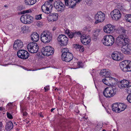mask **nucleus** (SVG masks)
Wrapping results in <instances>:
<instances>
[{
  "label": "nucleus",
  "mask_w": 131,
  "mask_h": 131,
  "mask_svg": "<svg viewBox=\"0 0 131 131\" xmlns=\"http://www.w3.org/2000/svg\"><path fill=\"white\" fill-rule=\"evenodd\" d=\"M53 0H48L45 2L41 7L42 11L46 14H48L51 12V9L53 7V5L51 3Z\"/></svg>",
  "instance_id": "39448f33"
},
{
  "label": "nucleus",
  "mask_w": 131,
  "mask_h": 131,
  "mask_svg": "<svg viewBox=\"0 0 131 131\" xmlns=\"http://www.w3.org/2000/svg\"><path fill=\"white\" fill-rule=\"evenodd\" d=\"M55 90H57L58 91V89H57V88H56L55 89Z\"/></svg>",
  "instance_id": "69168bd1"
},
{
  "label": "nucleus",
  "mask_w": 131,
  "mask_h": 131,
  "mask_svg": "<svg viewBox=\"0 0 131 131\" xmlns=\"http://www.w3.org/2000/svg\"><path fill=\"white\" fill-rule=\"evenodd\" d=\"M39 116H40L41 117H43V116L42 114H39Z\"/></svg>",
  "instance_id": "bf43d9fd"
},
{
  "label": "nucleus",
  "mask_w": 131,
  "mask_h": 131,
  "mask_svg": "<svg viewBox=\"0 0 131 131\" xmlns=\"http://www.w3.org/2000/svg\"><path fill=\"white\" fill-rule=\"evenodd\" d=\"M29 12V10H26V11H24L23 12V14H25L26 13H28Z\"/></svg>",
  "instance_id": "8fccbe9b"
},
{
  "label": "nucleus",
  "mask_w": 131,
  "mask_h": 131,
  "mask_svg": "<svg viewBox=\"0 0 131 131\" xmlns=\"http://www.w3.org/2000/svg\"><path fill=\"white\" fill-rule=\"evenodd\" d=\"M83 118H84V119H86V118H85V117H83Z\"/></svg>",
  "instance_id": "338daca9"
},
{
  "label": "nucleus",
  "mask_w": 131,
  "mask_h": 131,
  "mask_svg": "<svg viewBox=\"0 0 131 131\" xmlns=\"http://www.w3.org/2000/svg\"><path fill=\"white\" fill-rule=\"evenodd\" d=\"M117 31L120 35L116 38V42L118 45H126L130 42V40L126 34L127 30L123 27H121Z\"/></svg>",
  "instance_id": "f257e3e1"
},
{
  "label": "nucleus",
  "mask_w": 131,
  "mask_h": 131,
  "mask_svg": "<svg viewBox=\"0 0 131 131\" xmlns=\"http://www.w3.org/2000/svg\"><path fill=\"white\" fill-rule=\"evenodd\" d=\"M65 5L69 6V8H73L75 7L77 3L76 0H64Z\"/></svg>",
  "instance_id": "a211bd4d"
},
{
  "label": "nucleus",
  "mask_w": 131,
  "mask_h": 131,
  "mask_svg": "<svg viewBox=\"0 0 131 131\" xmlns=\"http://www.w3.org/2000/svg\"><path fill=\"white\" fill-rule=\"evenodd\" d=\"M22 112H23V116H26L27 115V113L26 112H24L23 110H22Z\"/></svg>",
  "instance_id": "3c124183"
},
{
  "label": "nucleus",
  "mask_w": 131,
  "mask_h": 131,
  "mask_svg": "<svg viewBox=\"0 0 131 131\" xmlns=\"http://www.w3.org/2000/svg\"><path fill=\"white\" fill-rule=\"evenodd\" d=\"M72 32H70V31L68 29H67L65 31V32L66 34H67L69 36V37L70 38V36L71 35V33Z\"/></svg>",
  "instance_id": "58836bf2"
},
{
  "label": "nucleus",
  "mask_w": 131,
  "mask_h": 131,
  "mask_svg": "<svg viewBox=\"0 0 131 131\" xmlns=\"http://www.w3.org/2000/svg\"><path fill=\"white\" fill-rule=\"evenodd\" d=\"M55 109V108H52L51 110V112H53V111Z\"/></svg>",
  "instance_id": "13d9d810"
},
{
  "label": "nucleus",
  "mask_w": 131,
  "mask_h": 131,
  "mask_svg": "<svg viewBox=\"0 0 131 131\" xmlns=\"http://www.w3.org/2000/svg\"><path fill=\"white\" fill-rule=\"evenodd\" d=\"M58 15L55 13H51L48 17V19L49 21H54L58 19Z\"/></svg>",
  "instance_id": "aec40b11"
},
{
  "label": "nucleus",
  "mask_w": 131,
  "mask_h": 131,
  "mask_svg": "<svg viewBox=\"0 0 131 131\" xmlns=\"http://www.w3.org/2000/svg\"><path fill=\"white\" fill-rule=\"evenodd\" d=\"M84 38H83V39H85V41H84L83 40H82V37H81V42L84 45H86V40H85V39H86V38L84 36Z\"/></svg>",
  "instance_id": "4c0bfd02"
},
{
  "label": "nucleus",
  "mask_w": 131,
  "mask_h": 131,
  "mask_svg": "<svg viewBox=\"0 0 131 131\" xmlns=\"http://www.w3.org/2000/svg\"><path fill=\"white\" fill-rule=\"evenodd\" d=\"M83 64L81 62H79L78 63V68L82 67H83Z\"/></svg>",
  "instance_id": "a18cd8bd"
},
{
  "label": "nucleus",
  "mask_w": 131,
  "mask_h": 131,
  "mask_svg": "<svg viewBox=\"0 0 131 131\" xmlns=\"http://www.w3.org/2000/svg\"><path fill=\"white\" fill-rule=\"evenodd\" d=\"M95 20V23L97 24L102 22L105 18V15L101 11H98L94 16Z\"/></svg>",
  "instance_id": "6e6552de"
},
{
  "label": "nucleus",
  "mask_w": 131,
  "mask_h": 131,
  "mask_svg": "<svg viewBox=\"0 0 131 131\" xmlns=\"http://www.w3.org/2000/svg\"><path fill=\"white\" fill-rule=\"evenodd\" d=\"M3 127V124L2 122H0V131H2V129Z\"/></svg>",
  "instance_id": "49530a36"
},
{
  "label": "nucleus",
  "mask_w": 131,
  "mask_h": 131,
  "mask_svg": "<svg viewBox=\"0 0 131 131\" xmlns=\"http://www.w3.org/2000/svg\"><path fill=\"white\" fill-rule=\"evenodd\" d=\"M126 90L129 94H131V85L128 86L126 88Z\"/></svg>",
  "instance_id": "c9c22d12"
},
{
  "label": "nucleus",
  "mask_w": 131,
  "mask_h": 131,
  "mask_svg": "<svg viewBox=\"0 0 131 131\" xmlns=\"http://www.w3.org/2000/svg\"><path fill=\"white\" fill-rule=\"evenodd\" d=\"M25 17H26V15H22L20 18V21L23 23L27 24V19H26V18Z\"/></svg>",
  "instance_id": "2f4dec72"
},
{
  "label": "nucleus",
  "mask_w": 131,
  "mask_h": 131,
  "mask_svg": "<svg viewBox=\"0 0 131 131\" xmlns=\"http://www.w3.org/2000/svg\"><path fill=\"white\" fill-rule=\"evenodd\" d=\"M120 9L121 10L122 12H125V10L124 8V7L122 6H121L120 7Z\"/></svg>",
  "instance_id": "de8ad7c7"
},
{
  "label": "nucleus",
  "mask_w": 131,
  "mask_h": 131,
  "mask_svg": "<svg viewBox=\"0 0 131 131\" xmlns=\"http://www.w3.org/2000/svg\"><path fill=\"white\" fill-rule=\"evenodd\" d=\"M127 1L131 3V0H127Z\"/></svg>",
  "instance_id": "052dcab7"
},
{
  "label": "nucleus",
  "mask_w": 131,
  "mask_h": 131,
  "mask_svg": "<svg viewBox=\"0 0 131 131\" xmlns=\"http://www.w3.org/2000/svg\"><path fill=\"white\" fill-rule=\"evenodd\" d=\"M27 48L29 51L31 53H36L38 50V46L37 43L33 42L29 43Z\"/></svg>",
  "instance_id": "0eeeda50"
},
{
  "label": "nucleus",
  "mask_w": 131,
  "mask_h": 131,
  "mask_svg": "<svg viewBox=\"0 0 131 131\" xmlns=\"http://www.w3.org/2000/svg\"><path fill=\"white\" fill-rule=\"evenodd\" d=\"M90 40H88L87 41L86 40V45L89 44V43H90Z\"/></svg>",
  "instance_id": "864d4df0"
},
{
  "label": "nucleus",
  "mask_w": 131,
  "mask_h": 131,
  "mask_svg": "<svg viewBox=\"0 0 131 131\" xmlns=\"http://www.w3.org/2000/svg\"><path fill=\"white\" fill-rule=\"evenodd\" d=\"M119 66L123 71L125 72L131 71V61H123L120 62Z\"/></svg>",
  "instance_id": "20e7f679"
},
{
  "label": "nucleus",
  "mask_w": 131,
  "mask_h": 131,
  "mask_svg": "<svg viewBox=\"0 0 131 131\" xmlns=\"http://www.w3.org/2000/svg\"><path fill=\"white\" fill-rule=\"evenodd\" d=\"M111 15L113 19L117 20L121 17L120 12L117 9H114L111 13Z\"/></svg>",
  "instance_id": "4468645a"
},
{
  "label": "nucleus",
  "mask_w": 131,
  "mask_h": 131,
  "mask_svg": "<svg viewBox=\"0 0 131 131\" xmlns=\"http://www.w3.org/2000/svg\"><path fill=\"white\" fill-rule=\"evenodd\" d=\"M108 35H106L104 37L102 40V42L105 46H108Z\"/></svg>",
  "instance_id": "cd10ccee"
},
{
  "label": "nucleus",
  "mask_w": 131,
  "mask_h": 131,
  "mask_svg": "<svg viewBox=\"0 0 131 131\" xmlns=\"http://www.w3.org/2000/svg\"><path fill=\"white\" fill-rule=\"evenodd\" d=\"M122 54L118 51H114L111 54L112 57H123Z\"/></svg>",
  "instance_id": "393cba45"
},
{
  "label": "nucleus",
  "mask_w": 131,
  "mask_h": 131,
  "mask_svg": "<svg viewBox=\"0 0 131 131\" xmlns=\"http://www.w3.org/2000/svg\"><path fill=\"white\" fill-rule=\"evenodd\" d=\"M7 117L8 118L10 119H12L13 118V117L12 115L8 112H7Z\"/></svg>",
  "instance_id": "79ce46f5"
},
{
  "label": "nucleus",
  "mask_w": 131,
  "mask_h": 131,
  "mask_svg": "<svg viewBox=\"0 0 131 131\" xmlns=\"http://www.w3.org/2000/svg\"><path fill=\"white\" fill-rule=\"evenodd\" d=\"M112 59L114 60L118 61H121L123 60V58H112Z\"/></svg>",
  "instance_id": "a19ab883"
},
{
  "label": "nucleus",
  "mask_w": 131,
  "mask_h": 131,
  "mask_svg": "<svg viewBox=\"0 0 131 131\" xmlns=\"http://www.w3.org/2000/svg\"><path fill=\"white\" fill-rule=\"evenodd\" d=\"M57 40L60 43V45L61 46H66L68 41V38L63 34L60 35L58 37Z\"/></svg>",
  "instance_id": "9b49d317"
},
{
  "label": "nucleus",
  "mask_w": 131,
  "mask_h": 131,
  "mask_svg": "<svg viewBox=\"0 0 131 131\" xmlns=\"http://www.w3.org/2000/svg\"><path fill=\"white\" fill-rule=\"evenodd\" d=\"M26 17L25 18L27 19V24H30L34 20V18L30 15L26 14Z\"/></svg>",
  "instance_id": "a878e982"
},
{
  "label": "nucleus",
  "mask_w": 131,
  "mask_h": 131,
  "mask_svg": "<svg viewBox=\"0 0 131 131\" xmlns=\"http://www.w3.org/2000/svg\"><path fill=\"white\" fill-rule=\"evenodd\" d=\"M81 51L82 52H83L84 51V48L83 47V46H82V48H81Z\"/></svg>",
  "instance_id": "6e6d98bb"
},
{
  "label": "nucleus",
  "mask_w": 131,
  "mask_h": 131,
  "mask_svg": "<svg viewBox=\"0 0 131 131\" xmlns=\"http://www.w3.org/2000/svg\"><path fill=\"white\" fill-rule=\"evenodd\" d=\"M37 0H25V3L27 5H32L36 2Z\"/></svg>",
  "instance_id": "bb28decb"
},
{
  "label": "nucleus",
  "mask_w": 131,
  "mask_h": 131,
  "mask_svg": "<svg viewBox=\"0 0 131 131\" xmlns=\"http://www.w3.org/2000/svg\"><path fill=\"white\" fill-rule=\"evenodd\" d=\"M127 99L128 102L131 103V94L128 95L127 97Z\"/></svg>",
  "instance_id": "e433bc0d"
},
{
  "label": "nucleus",
  "mask_w": 131,
  "mask_h": 131,
  "mask_svg": "<svg viewBox=\"0 0 131 131\" xmlns=\"http://www.w3.org/2000/svg\"><path fill=\"white\" fill-rule=\"evenodd\" d=\"M99 32V31L96 30L94 32L92 36V37L93 39L95 41L96 40Z\"/></svg>",
  "instance_id": "473e14b6"
},
{
  "label": "nucleus",
  "mask_w": 131,
  "mask_h": 131,
  "mask_svg": "<svg viewBox=\"0 0 131 131\" xmlns=\"http://www.w3.org/2000/svg\"><path fill=\"white\" fill-rule=\"evenodd\" d=\"M118 80L117 79L110 77H107V79H104L102 80V82L105 84L107 85H112L114 83Z\"/></svg>",
  "instance_id": "f8f14e48"
},
{
  "label": "nucleus",
  "mask_w": 131,
  "mask_h": 131,
  "mask_svg": "<svg viewBox=\"0 0 131 131\" xmlns=\"http://www.w3.org/2000/svg\"><path fill=\"white\" fill-rule=\"evenodd\" d=\"M130 83L129 81L123 79L119 83L118 86L120 89H123L127 87Z\"/></svg>",
  "instance_id": "6ab92c4d"
},
{
  "label": "nucleus",
  "mask_w": 131,
  "mask_h": 131,
  "mask_svg": "<svg viewBox=\"0 0 131 131\" xmlns=\"http://www.w3.org/2000/svg\"><path fill=\"white\" fill-rule=\"evenodd\" d=\"M68 52H67L64 51L62 53L61 55V57H67V54Z\"/></svg>",
  "instance_id": "ea45409f"
},
{
  "label": "nucleus",
  "mask_w": 131,
  "mask_h": 131,
  "mask_svg": "<svg viewBox=\"0 0 131 131\" xmlns=\"http://www.w3.org/2000/svg\"><path fill=\"white\" fill-rule=\"evenodd\" d=\"M82 0H77V3H79Z\"/></svg>",
  "instance_id": "4d7b16f0"
},
{
  "label": "nucleus",
  "mask_w": 131,
  "mask_h": 131,
  "mask_svg": "<svg viewBox=\"0 0 131 131\" xmlns=\"http://www.w3.org/2000/svg\"><path fill=\"white\" fill-rule=\"evenodd\" d=\"M117 91V89L115 86L107 87L104 90L103 94L106 97L110 98L113 96Z\"/></svg>",
  "instance_id": "f03ea898"
},
{
  "label": "nucleus",
  "mask_w": 131,
  "mask_h": 131,
  "mask_svg": "<svg viewBox=\"0 0 131 131\" xmlns=\"http://www.w3.org/2000/svg\"><path fill=\"white\" fill-rule=\"evenodd\" d=\"M42 14H39V15H37L36 16L35 18L36 19L40 20L42 18H41Z\"/></svg>",
  "instance_id": "37998d69"
},
{
  "label": "nucleus",
  "mask_w": 131,
  "mask_h": 131,
  "mask_svg": "<svg viewBox=\"0 0 131 131\" xmlns=\"http://www.w3.org/2000/svg\"><path fill=\"white\" fill-rule=\"evenodd\" d=\"M124 19L127 21L131 23V14H127L124 16Z\"/></svg>",
  "instance_id": "7c9ffc66"
},
{
  "label": "nucleus",
  "mask_w": 131,
  "mask_h": 131,
  "mask_svg": "<svg viewBox=\"0 0 131 131\" xmlns=\"http://www.w3.org/2000/svg\"><path fill=\"white\" fill-rule=\"evenodd\" d=\"M71 35L70 36V38H72L73 37H75L77 36H81L82 35V34L80 32L78 31V32H71Z\"/></svg>",
  "instance_id": "c85d7f7f"
},
{
  "label": "nucleus",
  "mask_w": 131,
  "mask_h": 131,
  "mask_svg": "<svg viewBox=\"0 0 131 131\" xmlns=\"http://www.w3.org/2000/svg\"><path fill=\"white\" fill-rule=\"evenodd\" d=\"M44 89L45 90V91H47L49 90V86H46L44 87Z\"/></svg>",
  "instance_id": "09e8293b"
},
{
  "label": "nucleus",
  "mask_w": 131,
  "mask_h": 131,
  "mask_svg": "<svg viewBox=\"0 0 131 131\" xmlns=\"http://www.w3.org/2000/svg\"><path fill=\"white\" fill-rule=\"evenodd\" d=\"M61 60L63 61H65L67 62H69L73 58H61Z\"/></svg>",
  "instance_id": "72a5a7b5"
},
{
  "label": "nucleus",
  "mask_w": 131,
  "mask_h": 131,
  "mask_svg": "<svg viewBox=\"0 0 131 131\" xmlns=\"http://www.w3.org/2000/svg\"><path fill=\"white\" fill-rule=\"evenodd\" d=\"M12 103H8L7 105V106H10V107L12 106Z\"/></svg>",
  "instance_id": "603ef678"
},
{
  "label": "nucleus",
  "mask_w": 131,
  "mask_h": 131,
  "mask_svg": "<svg viewBox=\"0 0 131 131\" xmlns=\"http://www.w3.org/2000/svg\"><path fill=\"white\" fill-rule=\"evenodd\" d=\"M126 106L121 103L119 105L117 103L114 104L112 106V110L116 113H119L124 110L126 107Z\"/></svg>",
  "instance_id": "423d86ee"
},
{
  "label": "nucleus",
  "mask_w": 131,
  "mask_h": 131,
  "mask_svg": "<svg viewBox=\"0 0 131 131\" xmlns=\"http://www.w3.org/2000/svg\"><path fill=\"white\" fill-rule=\"evenodd\" d=\"M31 40L34 42H37L39 39L38 34L36 32H33L31 35Z\"/></svg>",
  "instance_id": "4be33fe9"
},
{
  "label": "nucleus",
  "mask_w": 131,
  "mask_h": 131,
  "mask_svg": "<svg viewBox=\"0 0 131 131\" xmlns=\"http://www.w3.org/2000/svg\"><path fill=\"white\" fill-rule=\"evenodd\" d=\"M103 30L105 32L112 33L115 30V27L110 24H107L104 26Z\"/></svg>",
  "instance_id": "2eb2a0df"
},
{
  "label": "nucleus",
  "mask_w": 131,
  "mask_h": 131,
  "mask_svg": "<svg viewBox=\"0 0 131 131\" xmlns=\"http://www.w3.org/2000/svg\"><path fill=\"white\" fill-rule=\"evenodd\" d=\"M17 55L18 57H28L29 53L26 50L20 49L17 52Z\"/></svg>",
  "instance_id": "f3484780"
},
{
  "label": "nucleus",
  "mask_w": 131,
  "mask_h": 131,
  "mask_svg": "<svg viewBox=\"0 0 131 131\" xmlns=\"http://www.w3.org/2000/svg\"><path fill=\"white\" fill-rule=\"evenodd\" d=\"M54 7L58 12L61 13L64 10L65 6L64 4L60 1H56L54 3Z\"/></svg>",
  "instance_id": "9d476101"
},
{
  "label": "nucleus",
  "mask_w": 131,
  "mask_h": 131,
  "mask_svg": "<svg viewBox=\"0 0 131 131\" xmlns=\"http://www.w3.org/2000/svg\"><path fill=\"white\" fill-rule=\"evenodd\" d=\"M108 46H112L115 42V39L114 37L111 35H108Z\"/></svg>",
  "instance_id": "b1692460"
},
{
  "label": "nucleus",
  "mask_w": 131,
  "mask_h": 131,
  "mask_svg": "<svg viewBox=\"0 0 131 131\" xmlns=\"http://www.w3.org/2000/svg\"><path fill=\"white\" fill-rule=\"evenodd\" d=\"M23 42L20 40L17 39L15 40L13 45V48L14 49L16 50L21 49L23 47Z\"/></svg>",
  "instance_id": "dca6fc26"
},
{
  "label": "nucleus",
  "mask_w": 131,
  "mask_h": 131,
  "mask_svg": "<svg viewBox=\"0 0 131 131\" xmlns=\"http://www.w3.org/2000/svg\"><path fill=\"white\" fill-rule=\"evenodd\" d=\"M26 70H27V71H31L32 70H30V69H26Z\"/></svg>",
  "instance_id": "680f3d73"
},
{
  "label": "nucleus",
  "mask_w": 131,
  "mask_h": 131,
  "mask_svg": "<svg viewBox=\"0 0 131 131\" xmlns=\"http://www.w3.org/2000/svg\"><path fill=\"white\" fill-rule=\"evenodd\" d=\"M54 49L50 46H47L43 48L41 50V52L45 56H49L51 55L54 53Z\"/></svg>",
  "instance_id": "1a4fd4ad"
},
{
  "label": "nucleus",
  "mask_w": 131,
  "mask_h": 131,
  "mask_svg": "<svg viewBox=\"0 0 131 131\" xmlns=\"http://www.w3.org/2000/svg\"><path fill=\"white\" fill-rule=\"evenodd\" d=\"M51 33L48 30L43 31L41 34L40 39L44 43L50 42L52 39Z\"/></svg>",
  "instance_id": "7ed1b4c3"
},
{
  "label": "nucleus",
  "mask_w": 131,
  "mask_h": 131,
  "mask_svg": "<svg viewBox=\"0 0 131 131\" xmlns=\"http://www.w3.org/2000/svg\"><path fill=\"white\" fill-rule=\"evenodd\" d=\"M13 127V124L12 122L10 121L6 124L5 129L7 131H10L12 129Z\"/></svg>",
  "instance_id": "5701e85b"
},
{
  "label": "nucleus",
  "mask_w": 131,
  "mask_h": 131,
  "mask_svg": "<svg viewBox=\"0 0 131 131\" xmlns=\"http://www.w3.org/2000/svg\"><path fill=\"white\" fill-rule=\"evenodd\" d=\"M23 69H24L25 70H26V68L25 67H24Z\"/></svg>",
  "instance_id": "774afa93"
},
{
  "label": "nucleus",
  "mask_w": 131,
  "mask_h": 131,
  "mask_svg": "<svg viewBox=\"0 0 131 131\" xmlns=\"http://www.w3.org/2000/svg\"><path fill=\"white\" fill-rule=\"evenodd\" d=\"M21 32L23 33H27L30 31V30L27 26H24L21 28Z\"/></svg>",
  "instance_id": "c756f323"
},
{
  "label": "nucleus",
  "mask_w": 131,
  "mask_h": 131,
  "mask_svg": "<svg viewBox=\"0 0 131 131\" xmlns=\"http://www.w3.org/2000/svg\"><path fill=\"white\" fill-rule=\"evenodd\" d=\"M111 74L110 71L107 69L102 70L100 72V75L102 77H108Z\"/></svg>",
  "instance_id": "412c9836"
},
{
  "label": "nucleus",
  "mask_w": 131,
  "mask_h": 131,
  "mask_svg": "<svg viewBox=\"0 0 131 131\" xmlns=\"http://www.w3.org/2000/svg\"><path fill=\"white\" fill-rule=\"evenodd\" d=\"M20 58L21 59H26L28 58Z\"/></svg>",
  "instance_id": "0e129e2a"
},
{
  "label": "nucleus",
  "mask_w": 131,
  "mask_h": 131,
  "mask_svg": "<svg viewBox=\"0 0 131 131\" xmlns=\"http://www.w3.org/2000/svg\"><path fill=\"white\" fill-rule=\"evenodd\" d=\"M3 110V107H0V111H2Z\"/></svg>",
  "instance_id": "5fc2aeb1"
},
{
  "label": "nucleus",
  "mask_w": 131,
  "mask_h": 131,
  "mask_svg": "<svg viewBox=\"0 0 131 131\" xmlns=\"http://www.w3.org/2000/svg\"><path fill=\"white\" fill-rule=\"evenodd\" d=\"M73 47L75 49H81V48L82 47V46L78 44H73Z\"/></svg>",
  "instance_id": "f704fd0d"
},
{
  "label": "nucleus",
  "mask_w": 131,
  "mask_h": 131,
  "mask_svg": "<svg viewBox=\"0 0 131 131\" xmlns=\"http://www.w3.org/2000/svg\"><path fill=\"white\" fill-rule=\"evenodd\" d=\"M67 57H73V56L72 53L68 51Z\"/></svg>",
  "instance_id": "c03bdc74"
},
{
  "label": "nucleus",
  "mask_w": 131,
  "mask_h": 131,
  "mask_svg": "<svg viewBox=\"0 0 131 131\" xmlns=\"http://www.w3.org/2000/svg\"><path fill=\"white\" fill-rule=\"evenodd\" d=\"M129 42L125 45L123 44L118 45L119 46H122V50L125 54H131V44L129 43Z\"/></svg>",
  "instance_id": "ddd939ff"
},
{
  "label": "nucleus",
  "mask_w": 131,
  "mask_h": 131,
  "mask_svg": "<svg viewBox=\"0 0 131 131\" xmlns=\"http://www.w3.org/2000/svg\"><path fill=\"white\" fill-rule=\"evenodd\" d=\"M4 6L5 7H8V6H7L6 5H5Z\"/></svg>",
  "instance_id": "e2e57ef3"
}]
</instances>
